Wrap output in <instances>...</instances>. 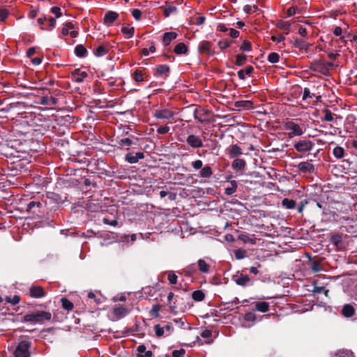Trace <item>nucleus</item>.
<instances>
[{"instance_id": "49530a36", "label": "nucleus", "mask_w": 357, "mask_h": 357, "mask_svg": "<svg viewBox=\"0 0 357 357\" xmlns=\"http://www.w3.org/2000/svg\"><path fill=\"white\" fill-rule=\"evenodd\" d=\"M133 79L137 82H141L144 80L143 73L141 70H137L133 73Z\"/></svg>"}, {"instance_id": "7ed1b4c3", "label": "nucleus", "mask_w": 357, "mask_h": 357, "mask_svg": "<svg viewBox=\"0 0 357 357\" xmlns=\"http://www.w3.org/2000/svg\"><path fill=\"white\" fill-rule=\"evenodd\" d=\"M30 347V342L26 340L21 341L14 351L15 357H29V349Z\"/></svg>"}, {"instance_id": "1a4fd4ad", "label": "nucleus", "mask_w": 357, "mask_h": 357, "mask_svg": "<svg viewBox=\"0 0 357 357\" xmlns=\"http://www.w3.org/2000/svg\"><path fill=\"white\" fill-rule=\"evenodd\" d=\"M29 296L31 298H40L45 296V292L42 287L33 286L29 289Z\"/></svg>"}, {"instance_id": "f257e3e1", "label": "nucleus", "mask_w": 357, "mask_h": 357, "mask_svg": "<svg viewBox=\"0 0 357 357\" xmlns=\"http://www.w3.org/2000/svg\"><path fill=\"white\" fill-rule=\"evenodd\" d=\"M52 318V314L46 311H36L30 314H25L22 318V322H29L32 324H43L44 321H49Z\"/></svg>"}, {"instance_id": "3c124183", "label": "nucleus", "mask_w": 357, "mask_h": 357, "mask_svg": "<svg viewBox=\"0 0 357 357\" xmlns=\"http://www.w3.org/2000/svg\"><path fill=\"white\" fill-rule=\"evenodd\" d=\"M218 45L221 50H225L231 45V42L226 39L222 40L218 42Z\"/></svg>"}, {"instance_id": "2eb2a0df", "label": "nucleus", "mask_w": 357, "mask_h": 357, "mask_svg": "<svg viewBox=\"0 0 357 357\" xmlns=\"http://www.w3.org/2000/svg\"><path fill=\"white\" fill-rule=\"evenodd\" d=\"M330 357H356L354 352L349 349H339L331 354Z\"/></svg>"}, {"instance_id": "e433bc0d", "label": "nucleus", "mask_w": 357, "mask_h": 357, "mask_svg": "<svg viewBox=\"0 0 357 357\" xmlns=\"http://www.w3.org/2000/svg\"><path fill=\"white\" fill-rule=\"evenodd\" d=\"M167 279L171 284H176L177 283L178 277L172 271L167 272Z\"/></svg>"}, {"instance_id": "4be33fe9", "label": "nucleus", "mask_w": 357, "mask_h": 357, "mask_svg": "<svg viewBox=\"0 0 357 357\" xmlns=\"http://www.w3.org/2000/svg\"><path fill=\"white\" fill-rule=\"evenodd\" d=\"M146 348L144 344L137 347V351L138 352V357H152V352L151 351H146Z\"/></svg>"}, {"instance_id": "72a5a7b5", "label": "nucleus", "mask_w": 357, "mask_h": 357, "mask_svg": "<svg viewBox=\"0 0 357 357\" xmlns=\"http://www.w3.org/2000/svg\"><path fill=\"white\" fill-rule=\"evenodd\" d=\"M62 307L67 310H72L74 307L73 303L66 298L61 299Z\"/></svg>"}, {"instance_id": "bf43d9fd", "label": "nucleus", "mask_w": 357, "mask_h": 357, "mask_svg": "<svg viewBox=\"0 0 357 357\" xmlns=\"http://www.w3.org/2000/svg\"><path fill=\"white\" fill-rule=\"evenodd\" d=\"M169 131V127L167 126H160L157 129V132L160 135H164Z\"/></svg>"}, {"instance_id": "39448f33", "label": "nucleus", "mask_w": 357, "mask_h": 357, "mask_svg": "<svg viewBox=\"0 0 357 357\" xmlns=\"http://www.w3.org/2000/svg\"><path fill=\"white\" fill-rule=\"evenodd\" d=\"M155 335L157 337L168 336L171 335L174 331V328L171 323L167 324L165 326H161L160 324H157L154 327Z\"/></svg>"}, {"instance_id": "a878e982", "label": "nucleus", "mask_w": 357, "mask_h": 357, "mask_svg": "<svg viewBox=\"0 0 357 357\" xmlns=\"http://www.w3.org/2000/svg\"><path fill=\"white\" fill-rule=\"evenodd\" d=\"M231 167L234 169L243 170L245 167V161L243 159H236L232 162Z\"/></svg>"}, {"instance_id": "09e8293b", "label": "nucleus", "mask_w": 357, "mask_h": 357, "mask_svg": "<svg viewBox=\"0 0 357 357\" xmlns=\"http://www.w3.org/2000/svg\"><path fill=\"white\" fill-rule=\"evenodd\" d=\"M88 297H89V298L93 300V302L96 305H100V303H102L101 298H97L96 295L92 291H90L88 293Z\"/></svg>"}, {"instance_id": "5701e85b", "label": "nucleus", "mask_w": 357, "mask_h": 357, "mask_svg": "<svg viewBox=\"0 0 357 357\" xmlns=\"http://www.w3.org/2000/svg\"><path fill=\"white\" fill-rule=\"evenodd\" d=\"M242 153L241 148L237 144L232 145L229 150V155L231 158L237 157Z\"/></svg>"}, {"instance_id": "58836bf2", "label": "nucleus", "mask_w": 357, "mask_h": 357, "mask_svg": "<svg viewBox=\"0 0 357 357\" xmlns=\"http://www.w3.org/2000/svg\"><path fill=\"white\" fill-rule=\"evenodd\" d=\"M204 294L200 290L195 291L192 293V298L196 301H202L204 299Z\"/></svg>"}, {"instance_id": "f8f14e48", "label": "nucleus", "mask_w": 357, "mask_h": 357, "mask_svg": "<svg viewBox=\"0 0 357 357\" xmlns=\"http://www.w3.org/2000/svg\"><path fill=\"white\" fill-rule=\"evenodd\" d=\"M119 14L114 11H108L104 17V24L107 26H111L114 22L118 18Z\"/></svg>"}, {"instance_id": "c756f323", "label": "nucleus", "mask_w": 357, "mask_h": 357, "mask_svg": "<svg viewBox=\"0 0 357 357\" xmlns=\"http://www.w3.org/2000/svg\"><path fill=\"white\" fill-rule=\"evenodd\" d=\"M333 154L337 159H341L344 156L345 151L342 147L337 146L334 148Z\"/></svg>"}, {"instance_id": "f704fd0d", "label": "nucleus", "mask_w": 357, "mask_h": 357, "mask_svg": "<svg viewBox=\"0 0 357 357\" xmlns=\"http://www.w3.org/2000/svg\"><path fill=\"white\" fill-rule=\"evenodd\" d=\"M10 15V12L8 9L1 7L0 8V22H4Z\"/></svg>"}, {"instance_id": "7c9ffc66", "label": "nucleus", "mask_w": 357, "mask_h": 357, "mask_svg": "<svg viewBox=\"0 0 357 357\" xmlns=\"http://www.w3.org/2000/svg\"><path fill=\"white\" fill-rule=\"evenodd\" d=\"M291 24L289 22L280 21L278 22L277 27L288 34L290 30Z\"/></svg>"}, {"instance_id": "864d4df0", "label": "nucleus", "mask_w": 357, "mask_h": 357, "mask_svg": "<svg viewBox=\"0 0 357 357\" xmlns=\"http://www.w3.org/2000/svg\"><path fill=\"white\" fill-rule=\"evenodd\" d=\"M155 52V47L154 45H151L149 49L144 48L142 50V54L144 56H148L150 52L153 53Z\"/></svg>"}, {"instance_id": "b1692460", "label": "nucleus", "mask_w": 357, "mask_h": 357, "mask_svg": "<svg viewBox=\"0 0 357 357\" xmlns=\"http://www.w3.org/2000/svg\"><path fill=\"white\" fill-rule=\"evenodd\" d=\"M255 309L261 312H266L269 310V304L265 301L257 302L255 303Z\"/></svg>"}, {"instance_id": "cd10ccee", "label": "nucleus", "mask_w": 357, "mask_h": 357, "mask_svg": "<svg viewBox=\"0 0 357 357\" xmlns=\"http://www.w3.org/2000/svg\"><path fill=\"white\" fill-rule=\"evenodd\" d=\"M107 52L108 48L105 45H100L93 50V54L98 57L105 56Z\"/></svg>"}, {"instance_id": "0e129e2a", "label": "nucleus", "mask_w": 357, "mask_h": 357, "mask_svg": "<svg viewBox=\"0 0 357 357\" xmlns=\"http://www.w3.org/2000/svg\"><path fill=\"white\" fill-rule=\"evenodd\" d=\"M102 222L105 225H111L113 227H116L118 225V221L116 220H109L107 218H103Z\"/></svg>"}, {"instance_id": "603ef678", "label": "nucleus", "mask_w": 357, "mask_h": 357, "mask_svg": "<svg viewBox=\"0 0 357 357\" xmlns=\"http://www.w3.org/2000/svg\"><path fill=\"white\" fill-rule=\"evenodd\" d=\"M322 119L326 121H332L333 120V114L330 110L326 109Z\"/></svg>"}, {"instance_id": "412c9836", "label": "nucleus", "mask_w": 357, "mask_h": 357, "mask_svg": "<svg viewBox=\"0 0 357 357\" xmlns=\"http://www.w3.org/2000/svg\"><path fill=\"white\" fill-rule=\"evenodd\" d=\"M197 266L199 271L203 273H208L210 271V265L204 259H199L197 261Z\"/></svg>"}, {"instance_id": "680f3d73", "label": "nucleus", "mask_w": 357, "mask_h": 357, "mask_svg": "<svg viewBox=\"0 0 357 357\" xmlns=\"http://www.w3.org/2000/svg\"><path fill=\"white\" fill-rule=\"evenodd\" d=\"M185 353V350L183 349H179V350H174L172 352V356L173 357H184Z\"/></svg>"}, {"instance_id": "6e6552de", "label": "nucleus", "mask_w": 357, "mask_h": 357, "mask_svg": "<svg viewBox=\"0 0 357 357\" xmlns=\"http://www.w3.org/2000/svg\"><path fill=\"white\" fill-rule=\"evenodd\" d=\"M189 146L194 149L201 148L203 146V142L201 138L195 135H190L186 139Z\"/></svg>"}, {"instance_id": "4d7b16f0", "label": "nucleus", "mask_w": 357, "mask_h": 357, "mask_svg": "<svg viewBox=\"0 0 357 357\" xmlns=\"http://www.w3.org/2000/svg\"><path fill=\"white\" fill-rule=\"evenodd\" d=\"M51 13L55 15L56 17L59 18L62 15L61 8L57 6H54L51 8Z\"/></svg>"}, {"instance_id": "a18cd8bd", "label": "nucleus", "mask_w": 357, "mask_h": 357, "mask_svg": "<svg viewBox=\"0 0 357 357\" xmlns=\"http://www.w3.org/2000/svg\"><path fill=\"white\" fill-rule=\"evenodd\" d=\"M246 252L243 249H238L234 251V256L237 259H242L245 257Z\"/></svg>"}, {"instance_id": "473e14b6", "label": "nucleus", "mask_w": 357, "mask_h": 357, "mask_svg": "<svg viewBox=\"0 0 357 357\" xmlns=\"http://www.w3.org/2000/svg\"><path fill=\"white\" fill-rule=\"evenodd\" d=\"M213 174L211 168L209 166H205L200 171V176L202 178H208Z\"/></svg>"}, {"instance_id": "4468645a", "label": "nucleus", "mask_w": 357, "mask_h": 357, "mask_svg": "<svg viewBox=\"0 0 357 357\" xmlns=\"http://www.w3.org/2000/svg\"><path fill=\"white\" fill-rule=\"evenodd\" d=\"M72 75H73V80L75 82L81 83L87 77V73L85 71L80 70L79 69H76L73 73Z\"/></svg>"}, {"instance_id": "c85d7f7f", "label": "nucleus", "mask_w": 357, "mask_h": 357, "mask_svg": "<svg viewBox=\"0 0 357 357\" xmlns=\"http://www.w3.org/2000/svg\"><path fill=\"white\" fill-rule=\"evenodd\" d=\"M75 53L79 57H85L87 50L82 45H78L75 48Z\"/></svg>"}, {"instance_id": "ea45409f", "label": "nucleus", "mask_w": 357, "mask_h": 357, "mask_svg": "<svg viewBox=\"0 0 357 357\" xmlns=\"http://www.w3.org/2000/svg\"><path fill=\"white\" fill-rule=\"evenodd\" d=\"M279 59H280V56L276 52H272V53L269 54L268 56V58H267L268 61L271 63H276L279 62Z\"/></svg>"}, {"instance_id": "69168bd1", "label": "nucleus", "mask_w": 357, "mask_h": 357, "mask_svg": "<svg viewBox=\"0 0 357 357\" xmlns=\"http://www.w3.org/2000/svg\"><path fill=\"white\" fill-rule=\"evenodd\" d=\"M311 93H310V91L308 88H305L304 89V91H303V100H305L307 98H311Z\"/></svg>"}, {"instance_id": "052dcab7", "label": "nucleus", "mask_w": 357, "mask_h": 357, "mask_svg": "<svg viewBox=\"0 0 357 357\" xmlns=\"http://www.w3.org/2000/svg\"><path fill=\"white\" fill-rule=\"evenodd\" d=\"M203 162L201 160H197L192 162V167L195 169H202Z\"/></svg>"}, {"instance_id": "8fccbe9b", "label": "nucleus", "mask_w": 357, "mask_h": 357, "mask_svg": "<svg viewBox=\"0 0 357 357\" xmlns=\"http://www.w3.org/2000/svg\"><path fill=\"white\" fill-rule=\"evenodd\" d=\"M331 241L334 245L337 246L342 243V236L339 234H333L331 237Z\"/></svg>"}, {"instance_id": "13d9d810", "label": "nucleus", "mask_w": 357, "mask_h": 357, "mask_svg": "<svg viewBox=\"0 0 357 357\" xmlns=\"http://www.w3.org/2000/svg\"><path fill=\"white\" fill-rule=\"evenodd\" d=\"M271 40L273 42H276V43H279L282 42V41H284L285 40V36L283 34H280L278 36H273L271 37Z\"/></svg>"}, {"instance_id": "423d86ee", "label": "nucleus", "mask_w": 357, "mask_h": 357, "mask_svg": "<svg viewBox=\"0 0 357 357\" xmlns=\"http://www.w3.org/2000/svg\"><path fill=\"white\" fill-rule=\"evenodd\" d=\"M174 116V112L168 109H155L153 112V116L158 119H171Z\"/></svg>"}, {"instance_id": "5fc2aeb1", "label": "nucleus", "mask_w": 357, "mask_h": 357, "mask_svg": "<svg viewBox=\"0 0 357 357\" xmlns=\"http://www.w3.org/2000/svg\"><path fill=\"white\" fill-rule=\"evenodd\" d=\"M132 144V141L129 138H123L119 141V145L129 147Z\"/></svg>"}, {"instance_id": "c03bdc74", "label": "nucleus", "mask_w": 357, "mask_h": 357, "mask_svg": "<svg viewBox=\"0 0 357 357\" xmlns=\"http://www.w3.org/2000/svg\"><path fill=\"white\" fill-rule=\"evenodd\" d=\"M156 70L158 74L163 75L169 71V68L166 65H159L157 66Z\"/></svg>"}, {"instance_id": "393cba45", "label": "nucleus", "mask_w": 357, "mask_h": 357, "mask_svg": "<svg viewBox=\"0 0 357 357\" xmlns=\"http://www.w3.org/2000/svg\"><path fill=\"white\" fill-rule=\"evenodd\" d=\"M238 184L237 182L234 180L230 181V185L225 188V193L227 195H233L237 190Z\"/></svg>"}, {"instance_id": "338daca9", "label": "nucleus", "mask_w": 357, "mask_h": 357, "mask_svg": "<svg viewBox=\"0 0 357 357\" xmlns=\"http://www.w3.org/2000/svg\"><path fill=\"white\" fill-rule=\"evenodd\" d=\"M229 35L233 38H238V36H239V31L234 29H229Z\"/></svg>"}, {"instance_id": "a211bd4d", "label": "nucleus", "mask_w": 357, "mask_h": 357, "mask_svg": "<svg viewBox=\"0 0 357 357\" xmlns=\"http://www.w3.org/2000/svg\"><path fill=\"white\" fill-rule=\"evenodd\" d=\"M238 239L245 243H250L251 245H255L257 243V239L254 237V235H249L248 234H241L238 236Z\"/></svg>"}, {"instance_id": "0eeeda50", "label": "nucleus", "mask_w": 357, "mask_h": 357, "mask_svg": "<svg viewBox=\"0 0 357 357\" xmlns=\"http://www.w3.org/2000/svg\"><path fill=\"white\" fill-rule=\"evenodd\" d=\"M75 29L74 23L69 22L66 23L61 30L62 36L70 35L72 38H76L78 35V31L73 30Z\"/></svg>"}, {"instance_id": "de8ad7c7", "label": "nucleus", "mask_w": 357, "mask_h": 357, "mask_svg": "<svg viewBox=\"0 0 357 357\" xmlns=\"http://www.w3.org/2000/svg\"><path fill=\"white\" fill-rule=\"evenodd\" d=\"M160 306L155 305L153 306L152 309L150 311V316L153 318H157L159 317V311H160Z\"/></svg>"}, {"instance_id": "bb28decb", "label": "nucleus", "mask_w": 357, "mask_h": 357, "mask_svg": "<svg viewBox=\"0 0 357 357\" xmlns=\"http://www.w3.org/2000/svg\"><path fill=\"white\" fill-rule=\"evenodd\" d=\"M174 52L176 54H186L188 52V47L183 43H179L175 46Z\"/></svg>"}, {"instance_id": "9b49d317", "label": "nucleus", "mask_w": 357, "mask_h": 357, "mask_svg": "<svg viewBox=\"0 0 357 357\" xmlns=\"http://www.w3.org/2000/svg\"><path fill=\"white\" fill-rule=\"evenodd\" d=\"M144 158V155L142 152H138L136 153H128L126 155V160L130 164L137 163L139 160L143 159Z\"/></svg>"}, {"instance_id": "9d476101", "label": "nucleus", "mask_w": 357, "mask_h": 357, "mask_svg": "<svg viewBox=\"0 0 357 357\" xmlns=\"http://www.w3.org/2000/svg\"><path fill=\"white\" fill-rule=\"evenodd\" d=\"M234 280L239 286L245 287L251 284V280L247 275L241 274L239 275L234 276Z\"/></svg>"}, {"instance_id": "a19ab883", "label": "nucleus", "mask_w": 357, "mask_h": 357, "mask_svg": "<svg viewBox=\"0 0 357 357\" xmlns=\"http://www.w3.org/2000/svg\"><path fill=\"white\" fill-rule=\"evenodd\" d=\"M121 32L126 36L128 38H132L134 34L133 27L123 26L121 29Z\"/></svg>"}, {"instance_id": "37998d69", "label": "nucleus", "mask_w": 357, "mask_h": 357, "mask_svg": "<svg viewBox=\"0 0 357 357\" xmlns=\"http://www.w3.org/2000/svg\"><path fill=\"white\" fill-rule=\"evenodd\" d=\"M240 49L243 52H250L252 50V45L248 40H243L240 46Z\"/></svg>"}, {"instance_id": "774afa93", "label": "nucleus", "mask_w": 357, "mask_h": 357, "mask_svg": "<svg viewBox=\"0 0 357 357\" xmlns=\"http://www.w3.org/2000/svg\"><path fill=\"white\" fill-rule=\"evenodd\" d=\"M212 335V333L209 330H205L201 333V336L204 338L210 339Z\"/></svg>"}, {"instance_id": "f03ea898", "label": "nucleus", "mask_w": 357, "mask_h": 357, "mask_svg": "<svg viewBox=\"0 0 357 357\" xmlns=\"http://www.w3.org/2000/svg\"><path fill=\"white\" fill-rule=\"evenodd\" d=\"M284 127L285 129L289 131L287 135L289 138L296 136H301L304 132L303 128L299 124L292 121L286 122Z\"/></svg>"}, {"instance_id": "dca6fc26", "label": "nucleus", "mask_w": 357, "mask_h": 357, "mask_svg": "<svg viewBox=\"0 0 357 357\" xmlns=\"http://www.w3.org/2000/svg\"><path fill=\"white\" fill-rule=\"evenodd\" d=\"M298 168L301 172L304 173H312L314 171V165L309 162H301L298 165Z\"/></svg>"}, {"instance_id": "e2e57ef3", "label": "nucleus", "mask_w": 357, "mask_h": 357, "mask_svg": "<svg viewBox=\"0 0 357 357\" xmlns=\"http://www.w3.org/2000/svg\"><path fill=\"white\" fill-rule=\"evenodd\" d=\"M20 297L18 296H14L12 298L7 297L6 301L10 303L13 305H16L20 302Z\"/></svg>"}, {"instance_id": "aec40b11", "label": "nucleus", "mask_w": 357, "mask_h": 357, "mask_svg": "<svg viewBox=\"0 0 357 357\" xmlns=\"http://www.w3.org/2000/svg\"><path fill=\"white\" fill-rule=\"evenodd\" d=\"M113 313L118 317H123L128 314V310L122 305L115 306L113 308Z\"/></svg>"}, {"instance_id": "79ce46f5", "label": "nucleus", "mask_w": 357, "mask_h": 357, "mask_svg": "<svg viewBox=\"0 0 357 357\" xmlns=\"http://www.w3.org/2000/svg\"><path fill=\"white\" fill-rule=\"evenodd\" d=\"M174 297V294L172 292H170L167 296V302H168L167 305L169 306V309L172 311L174 310L176 308V305L175 303L172 302Z\"/></svg>"}, {"instance_id": "4c0bfd02", "label": "nucleus", "mask_w": 357, "mask_h": 357, "mask_svg": "<svg viewBox=\"0 0 357 357\" xmlns=\"http://www.w3.org/2000/svg\"><path fill=\"white\" fill-rule=\"evenodd\" d=\"M47 21L48 22L49 27L41 26L40 29L42 30L51 31L56 26V20L53 17H49V18H47Z\"/></svg>"}, {"instance_id": "6e6d98bb", "label": "nucleus", "mask_w": 357, "mask_h": 357, "mask_svg": "<svg viewBox=\"0 0 357 357\" xmlns=\"http://www.w3.org/2000/svg\"><path fill=\"white\" fill-rule=\"evenodd\" d=\"M142 11L139 9H133L132 11V15L136 20H139L142 17Z\"/></svg>"}, {"instance_id": "c9c22d12", "label": "nucleus", "mask_w": 357, "mask_h": 357, "mask_svg": "<svg viewBox=\"0 0 357 357\" xmlns=\"http://www.w3.org/2000/svg\"><path fill=\"white\" fill-rule=\"evenodd\" d=\"M247 57L245 55L242 54H237L236 56L235 64L238 66H241L245 63Z\"/></svg>"}, {"instance_id": "f3484780", "label": "nucleus", "mask_w": 357, "mask_h": 357, "mask_svg": "<svg viewBox=\"0 0 357 357\" xmlns=\"http://www.w3.org/2000/svg\"><path fill=\"white\" fill-rule=\"evenodd\" d=\"M177 36V33L174 31L165 33L162 39L164 45L168 46L170 45L172 41L176 38Z\"/></svg>"}, {"instance_id": "6ab92c4d", "label": "nucleus", "mask_w": 357, "mask_h": 357, "mask_svg": "<svg viewBox=\"0 0 357 357\" xmlns=\"http://www.w3.org/2000/svg\"><path fill=\"white\" fill-rule=\"evenodd\" d=\"M342 314L347 318L351 317L355 314V309L351 305L346 304L342 307Z\"/></svg>"}, {"instance_id": "20e7f679", "label": "nucleus", "mask_w": 357, "mask_h": 357, "mask_svg": "<svg viewBox=\"0 0 357 357\" xmlns=\"http://www.w3.org/2000/svg\"><path fill=\"white\" fill-rule=\"evenodd\" d=\"M314 146V144L308 139L300 140L294 144L295 149L300 153L310 151Z\"/></svg>"}, {"instance_id": "2f4dec72", "label": "nucleus", "mask_w": 357, "mask_h": 357, "mask_svg": "<svg viewBox=\"0 0 357 357\" xmlns=\"http://www.w3.org/2000/svg\"><path fill=\"white\" fill-rule=\"evenodd\" d=\"M282 205L287 209H293L296 206V202L293 199L285 198L282 200Z\"/></svg>"}, {"instance_id": "ddd939ff", "label": "nucleus", "mask_w": 357, "mask_h": 357, "mask_svg": "<svg viewBox=\"0 0 357 357\" xmlns=\"http://www.w3.org/2000/svg\"><path fill=\"white\" fill-rule=\"evenodd\" d=\"M212 45L209 41L204 40L198 46V50L202 54H212Z\"/></svg>"}]
</instances>
